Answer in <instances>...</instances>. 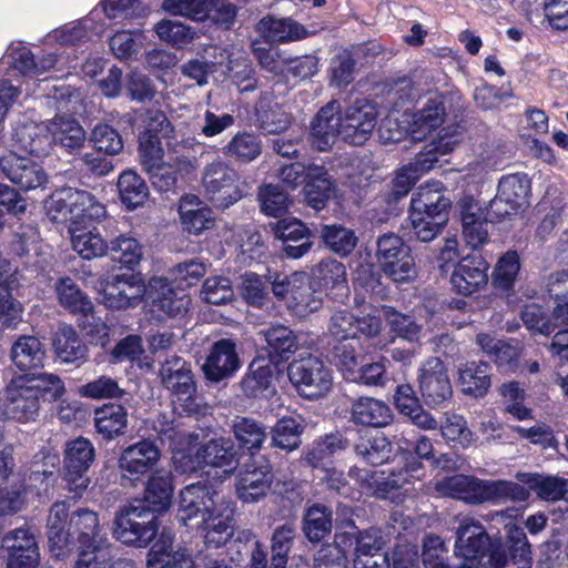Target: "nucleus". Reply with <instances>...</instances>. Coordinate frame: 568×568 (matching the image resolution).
<instances>
[{"instance_id": "nucleus-40", "label": "nucleus", "mask_w": 568, "mask_h": 568, "mask_svg": "<svg viewBox=\"0 0 568 568\" xmlns=\"http://www.w3.org/2000/svg\"><path fill=\"white\" fill-rule=\"evenodd\" d=\"M71 235L73 250L83 258L92 260L108 253L106 243L95 229L90 230L87 225L68 226Z\"/></svg>"}, {"instance_id": "nucleus-64", "label": "nucleus", "mask_w": 568, "mask_h": 568, "mask_svg": "<svg viewBox=\"0 0 568 568\" xmlns=\"http://www.w3.org/2000/svg\"><path fill=\"white\" fill-rule=\"evenodd\" d=\"M355 60L348 50H338L329 62V84L345 88L354 80Z\"/></svg>"}, {"instance_id": "nucleus-6", "label": "nucleus", "mask_w": 568, "mask_h": 568, "mask_svg": "<svg viewBox=\"0 0 568 568\" xmlns=\"http://www.w3.org/2000/svg\"><path fill=\"white\" fill-rule=\"evenodd\" d=\"M348 476L359 484V487L367 494L385 498L389 491L403 488L412 479H420L424 476V468L416 457L409 455L405 458L403 468L390 470L387 475L384 470L352 467Z\"/></svg>"}, {"instance_id": "nucleus-59", "label": "nucleus", "mask_w": 568, "mask_h": 568, "mask_svg": "<svg viewBox=\"0 0 568 568\" xmlns=\"http://www.w3.org/2000/svg\"><path fill=\"white\" fill-rule=\"evenodd\" d=\"M71 194H73L74 199L75 224L85 225L89 222L99 221L105 216V206L89 191L73 189Z\"/></svg>"}, {"instance_id": "nucleus-36", "label": "nucleus", "mask_w": 568, "mask_h": 568, "mask_svg": "<svg viewBox=\"0 0 568 568\" xmlns=\"http://www.w3.org/2000/svg\"><path fill=\"white\" fill-rule=\"evenodd\" d=\"M303 191L305 201L311 207L316 211L324 209L335 191L328 171L322 165L310 164L308 179Z\"/></svg>"}, {"instance_id": "nucleus-4", "label": "nucleus", "mask_w": 568, "mask_h": 568, "mask_svg": "<svg viewBox=\"0 0 568 568\" xmlns=\"http://www.w3.org/2000/svg\"><path fill=\"white\" fill-rule=\"evenodd\" d=\"M159 530L158 516L144 503L122 506L115 514L113 536L124 545L146 547Z\"/></svg>"}, {"instance_id": "nucleus-22", "label": "nucleus", "mask_w": 568, "mask_h": 568, "mask_svg": "<svg viewBox=\"0 0 568 568\" xmlns=\"http://www.w3.org/2000/svg\"><path fill=\"white\" fill-rule=\"evenodd\" d=\"M343 116L341 104L333 100L322 106L311 122L310 135L314 148L327 151L341 135Z\"/></svg>"}, {"instance_id": "nucleus-57", "label": "nucleus", "mask_w": 568, "mask_h": 568, "mask_svg": "<svg viewBox=\"0 0 568 568\" xmlns=\"http://www.w3.org/2000/svg\"><path fill=\"white\" fill-rule=\"evenodd\" d=\"M547 288L550 297L556 302L552 312L554 320L557 324L568 326V271L551 273Z\"/></svg>"}, {"instance_id": "nucleus-5", "label": "nucleus", "mask_w": 568, "mask_h": 568, "mask_svg": "<svg viewBox=\"0 0 568 568\" xmlns=\"http://www.w3.org/2000/svg\"><path fill=\"white\" fill-rule=\"evenodd\" d=\"M201 183L205 197L217 210H226L244 196L240 174L221 158L203 168Z\"/></svg>"}, {"instance_id": "nucleus-28", "label": "nucleus", "mask_w": 568, "mask_h": 568, "mask_svg": "<svg viewBox=\"0 0 568 568\" xmlns=\"http://www.w3.org/2000/svg\"><path fill=\"white\" fill-rule=\"evenodd\" d=\"M458 206L466 243L473 248L481 246L488 240L487 226L490 221L486 220L483 207L477 204L473 196H463L458 201Z\"/></svg>"}, {"instance_id": "nucleus-43", "label": "nucleus", "mask_w": 568, "mask_h": 568, "mask_svg": "<svg viewBox=\"0 0 568 568\" xmlns=\"http://www.w3.org/2000/svg\"><path fill=\"white\" fill-rule=\"evenodd\" d=\"M232 428L239 446L250 453V458L257 457L267 437L266 427L253 418L237 417Z\"/></svg>"}, {"instance_id": "nucleus-41", "label": "nucleus", "mask_w": 568, "mask_h": 568, "mask_svg": "<svg viewBox=\"0 0 568 568\" xmlns=\"http://www.w3.org/2000/svg\"><path fill=\"white\" fill-rule=\"evenodd\" d=\"M97 432L106 440L122 435L128 426V412L122 405L109 404L95 409Z\"/></svg>"}, {"instance_id": "nucleus-49", "label": "nucleus", "mask_w": 568, "mask_h": 568, "mask_svg": "<svg viewBox=\"0 0 568 568\" xmlns=\"http://www.w3.org/2000/svg\"><path fill=\"white\" fill-rule=\"evenodd\" d=\"M346 448L342 435L329 434L315 440L306 454V462L313 468L326 469L333 457Z\"/></svg>"}, {"instance_id": "nucleus-25", "label": "nucleus", "mask_w": 568, "mask_h": 568, "mask_svg": "<svg viewBox=\"0 0 568 568\" xmlns=\"http://www.w3.org/2000/svg\"><path fill=\"white\" fill-rule=\"evenodd\" d=\"M488 267L489 264L480 254L467 255L454 268L450 276L453 287L460 295H471L487 284Z\"/></svg>"}, {"instance_id": "nucleus-48", "label": "nucleus", "mask_w": 568, "mask_h": 568, "mask_svg": "<svg viewBox=\"0 0 568 568\" xmlns=\"http://www.w3.org/2000/svg\"><path fill=\"white\" fill-rule=\"evenodd\" d=\"M118 191L122 204L130 211L144 204L149 196V187L144 180L134 171L128 170L118 179Z\"/></svg>"}, {"instance_id": "nucleus-52", "label": "nucleus", "mask_w": 568, "mask_h": 568, "mask_svg": "<svg viewBox=\"0 0 568 568\" xmlns=\"http://www.w3.org/2000/svg\"><path fill=\"white\" fill-rule=\"evenodd\" d=\"M314 282L325 290L347 288L346 267L333 258L322 260L312 268Z\"/></svg>"}, {"instance_id": "nucleus-39", "label": "nucleus", "mask_w": 568, "mask_h": 568, "mask_svg": "<svg viewBox=\"0 0 568 568\" xmlns=\"http://www.w3.org/2000/svg\"><path fill=\"white\" fill-rule=\"evenodd\" d=\"M462 392L471 397H483L490 387L488 365L484 361L468 362L458 368Z\"/></svg>"}, {"instance_id": "nucleus-38", "label": "nucleus", "mask_w": 568, "mask_h": 568, "mask_svg": "<svg viewBox=\"0 0 568 568\" xmlns=\"http://www.w3.org/2000/svg\"><path fill=\"white\" fill-rule=\"evenodd\" d=\"M333 511L329 507L314 503L305 508L302 530L311 542H320L332 531Z\"/></svg>"}, {"instance_id": "nucleus-37", "label": "nucleus", "mask_w": 568, "mask_h": 568, "mask_svg": "<svg viewBox=\"0 0 568 568\" xmlns=\"http://www.w3.org/2000/svg\"><path fill=\"white\" fill-rule=\"evenodd\" d=\"M392 418V410L383 400L359 397L352 405V419L355 424L381 428L387 426Z\"/></svg>"}, {"instance_id": "nucleus-63", "label": "nucleus", "mask_w": 568, "mask_h": 568, "mask_svg": "<svg viewBox=\"0 0 568 568\" xmlns=\"http://www.w3.org/2000/svg\"><path fill=\"white\" fill-rule=\"evenodd\" d=\"M302 432L303 427L296 419L282 418L272 428V446L288 452L294 450L301 445Z\"/></svg>"}, {"instance_id": "nucleus-1", "label": "nucleus", "mask_w": 568, "mask_h": 568, "mask_svg": "<svg viewBox=\"0 0 568 568\" xmlns=\"http://www.w3.org/2000/svg\"><path fill=\"white\" fill-rule=\"evenodd\" d=\"M233 514L234 504L211 485L197 481L180 491L178 520L190 529L204 531L207 547L219 548L231 539Z\"/></svg>"}, {"instance_id": "nucleus-2", "label": "nucleus", "mask_w": 568, "mask_h": 568, "mask_svg": "<svg viewBox=\"0 0 568 568\" xmlns=\"http://www.w3.org/2000/svg\"><path fill=\"white\" fill-rule=\"evenodd\" d=\"M47 529L50 551L57 558L64 557L73 549L83 552L110 548L98 514L81 508L69 516V507L64 501L51 506Z\"/></svg>"}, {"instance_id": "nucleus-20", "label": "nucleus", "mask_w": 568, "mask_h": 568, "mask_svg": "<svg viewBox=\"0 0 568 568\" xmlns=\"http://www.w3.org/2000/svg\"><path fill=\"white\" fill-rule=\"evenodd\" d=\"M2 547L9 552L7 568H36L39 546L31 527H20L8 532L2 539Z\"/></svg>"}, {"instance_id": "nucleus-33", "label": "nucleus", "mask_w": 568, "mask_h": 568, "mask_svg": "<svg viewBox=\"0 0 568 568\" xmlns=\"http://www.w3.org/2000/svg\"><path fill=\"white\" fill-rule=\"evenodd\" d=\"M173 496V477L169 471L156 470L148 479L143 499L134 503H144L154 511V515L169 509Z\"/></svg>"}, {"instance_id": "nucleus-17", "label": "nucleus", "mask_w": 568, "mask_h": 568, "mask_svg": "<svg viewBox=\"0 0 568 568\" xmlns=\"http://www.w3.org/2000/svg\"><path fill=\"white\" fill-rule=\"evenodd\" d=\"M377 111L366 99L356 100L345 112L341 136L353 145L364 144L376 125Z\"/></svg>"}, {"instance_id": "nucleus-7", "label": "nucleus", "mask_w": 568, "mask_h": 568, "mask_svg": "<svg viewBox=\"0 0 568 568\" xmlns=\"http://www.w3.org/2000/svg\"><path fill=\"white\" fill-rule=\"evenodd\" d=\"M95 459V448L90 439L82 436L67 442L63 454V483L70 497L80 498L91 480L88 475Z\"/></svg>"}, {"instance_id": "nucleus-16", "label": "nucleus", "mask_w": 568, "mask_h": 568, "mask_svg": "<svg viewBox=\"0 0 568 568\" xmlns=\"http://www.w3.org/2000/svg\"><path fill=\"white\" fill-rule=\"evenodd\" d=\"M419 389L428 406H440L450 400L453 389L440 357H429L420 367Z\"/></svg>"}, {"instance_id": "nucleus-9", "label": "nucleus", "mask_w": 568, "mask_h": 568, "mask_svg": "<svg viewBox=\"0 0 568 568\" xmlns=\"http://www.w3.org/2000/svg\"><path fill=\"white\" fill-rule=\"evenodd\" d=\"M507 540L491 539L480 562L488 568H505L511 560L518 568H530L531 546L523 528L506 525Z\"/></svg>"}, {"instance_id": "nucleus-23", "label": "nucleus", "mask_w": 568, "mask_h": 568, "mask_svg": "<svg viewBox=\"0 0 568 568\" xmlns=\"http://www.w3.org/2000/svg\"><path fill=\"white\" fill-rule=\"evenodd\" d=\"M3 174L21 190L29 191L44 186L48 175L44 170L28 158L9 152L0 159Z\"/></svg>"}, {"instance_id": "nucleus-27", "label": "nucleus", "mask_w": 568, "mask_h": 568, "mask_svg": "<svg viewBox=\"0 0 568 568\" xmlns=\"http://www.w3.org/2000/svg\"><path fill=\"white\" fill-rule=\"evenodd\" d=\"M13 148L33 156H47L51 151L48 122H18L12 133Z\"/></svg>"}, {"instance_id": "nucleus-18", "label": "nucleus", "mask_w": 568, "mask_h": 568, "mask_svg": "<svg viewBox=\"0 0 568 568\" xmlns=\"http://www.w3.org/2000/svg\"><path fill=\"white\" fill-rule=\"evenodd\" d=\"M288 357H255L250 364V374L242 381L247 397H268L275 393L273 382Z\"/></svg>"}, {"instance_id": "nucleus-30", "label": "nucleus", "mask_w": 568, "mask_h": 568, "mask_svg": "<svg viewBox=\"0 0 568 568\" xmlns=\"http://www.w3.org/2000/svg\"><path fill=\"white\" fill-rule=\"evenodd\" d=\"M48 129L51 146L59 145L70 154L81 150L87 141L84 129L71 115L57 114L48 121Z\"/></svg>"}, {"instance_id": "nucleus-15", "label": "nucleus", "mask_w": 568, "mask_h": 568, "mask_svg": "<svg viewBox=\"0 0 568 568\" xmlns=\"http://www.w3.org/2000/svg\"><path fill=\"white\" fill-rule=\"evenodd\" d=\"M236 450L231 439L215 438L201 445L194 456L189 457L183 471H194L200 467L210 466L223 469L226 475L237 467Z\"/></svg>"}, {"instance_id": "nucleus-35", "label": "nucleus", "mask_w": 568, "mask_h": 568, "mask_svg": "<svg viewBox=\"0 0 568 568\" xmlns=\"http://www.w3.org/2000/svg\"><path fill=\"white\" fill-rule=\"evenodd\" d=\"M516 479L532 490L538 498L547 501H557L565 498L568 493V479L559 476L541 475L537 473H517Z\"/></svg>"}, {"instance_id": "nucleus-31", "label": "nucleus", "mask_w": 568, "mask_h": 568, "mask_svg": "<svg viewBox=\"0 0 568 568\" xmlns=\"http://www.w3.org/2000/svg\"><path fill=\"white\" fill-rule=\"evenodd\" d=\"M160 376L163 385L170 389L179 400H189L196 392L192 371L181 357H171L162 364Z\"/></svg>"}, {"instance_id": "nucleus-55", "label": "nucleus", "mask_w": 568, "mask_h": 568, "mask_svg": "<svg viewBox=\"0 0 568 568\" xmlns=\"http://www.w3.org/2000/svg\"><path fill=\"white\" fill-rule=\"evenodd\" d=\"M197 201L196 196H186L180 205V217L183 227L195 235L201 234L203 231L213 227L214 217L212 211L206 206L196 209H187L189 204Z\"/></svg>"}, {"instance_id": "nucleus-3", "label": "nucleus", "mask_w": 568, "mask_h": 568, "mask_svg": "<svg viewBox=\"0 0 568 568\" xmlns=\"http://www.w3.org/2000/svg\"><path fill=\"white\" fill-rule=\"evenodd\" d=\"M450 200L445 196L439 183L418 187L410 200L409 220L412 236L420 242H430L448 222Z\"/></svg>"}, {"instance_id": "nucleus-19", "label": "nucleus", "mask_w": 568, "mask_h": 568, "mask_svg": "<svg viewBox=\"0 0 568 568\" xmlns=\"http://www.w3.org/2000/svg\"><path fill=\"white\" fill-rule=\"evenodd\" d=\"M13 364L26 376L29 385L37 390V398L43 402H60L65 394L63 381L55 374L38 372L40 357H11Z\"/></svg>"}, {"instance_id": "nucleus-50", "label": "nucleus", "mask_w": 568, "mask_h": 568, "mask_svg": "<svg viewBox=\"0 0 568 568\" xmlns=\"http://www.w3.org/2000/svg\"><path fill=\"white\" fill-rule=\"evenodd\" d=\"M27 504V489L21 476L0 483V517L21 511Z\"/></svg>"}, {"instance_id": "nucleus-45", "label": "nucleus", "mask_w": 568, "mask_h": 568, "mask_svg": "<svg viewBox=\"0 0 568 568\" xmlns=\"http://www.w3.org/2000/svg\"><path fill=\"white\" fill-rule=\"evenodd\" d=\"M258 125L268 134H280L291 124V115L268 97H261L255 106Z\"/></svg>"}, {"instance_id": "nucleus-24", "label": "nucleus", "mask_w": 568, "mask_h": 568, "mask_svg": "<svg viewBox=\"0 0 568 568\" xmlns=\"http://www.w3.org/2000/svg\"><path fill=\"white\" fill-rule=\"evenodd\" d=\"M150 298L152 313L172 318L185 316L191 304L190 295L174 291L163 277L150 281Z\"/></svg>"}, {"instance_id": "nucleus-44", "label": "nucleus", "mask_w": 568, "mask_h": 568, "mask_svg": "<svg viewBox=\"0 0 568 568\" xmlns=\"http://www.w3.org/2000/svg\"><path fill=\"white\" fill-rule=\"evenodd\" d=\"M354 449L356 455L365 463L378 466L389 459L392 444L383 434L365 433L359 436Z\"/></svg>"}, {"instance_id": "nucleus-62", "label": "nucleus", "mask_w": 568, "mask_h": 568, "mask_svg": "<svg viewBox=\"0 0 568 568\" xmlns=\"http://www.w3.org/2000/svg\"><path fill=\"white\" fill-rule=\"evenodd\" d=\"M148 568H194V562L184 549L172 551L155 544L148 554Z\"/></svg>"}, {"instance_id": "nucleus-56", "label": "nucleus", "mask_w": 568, "mask_h": 568, "mask_svg": "<svg viewBox=\"0 0 568 568\" xmlns=\"http://www.w3.org/2000/svg\"><path fill=\"white\" fill-rule=\"evenodd\" d=\"M306 280V275L303 273H294L290 277L285 276L282 281H275L273 283L272 290L274 295L277 297H284L287 294H291L292 297L300 304L304 306L310 312H314L320 308L322 305V301L318 297L313 296L310 293V287H306V293H302L298 290H295L296 282H304Z\"/></svg>"}, {"instance_id": "nucleus-21", "label": "nucleus", "mask_w": 568, "mask_h": 568, "mask_svg": "<svg viewBox=\"0 0 568 568\" xmlns=\"http://www.w3.org/2000/svg\"><path fill=\"white\" fill-rule=\"evenodd\" d=\"M491 538L481 524L473 517H464L456 531L455 551L473 566L474 560L480 564Z\"/></svg>"}, {"instance_id": "nucleus-26", "label": "nucleus", "mask_w": 568, "mask_h": 568, "mask_svg": "<svg viewBox=\"0 0 568 568\" xmlns=\"http://www.w3.org/2000/svg\"><path fill=\"white\" fill-rule=\"evenodd\" d=\"M435 489L443 496L468 505H480L485 503L486 479L457 474L438 479Z\"/></svg>"}, {"instance_id": "nucleus-58", "label": "nucleus", "mask_w": 568, "mask_h": 568, "mask_svg": "<svg viewBox=\"0 0 568 568\" xmlns=\"http://www.w3.org/2000/svg\"><path fill=\"white\" fill-rule=\"evenodd\" d=\"M108 253H110L113 261L132 268L142 260L143 247L136 239L120 234L110 241Z\"/></svg>"}, {"instance_id": "nucleus-42", "label": "nucleus", "mask_w": 568, "mask_h": 568, "mask_svg": "<svg viewBox=\"0 0 568 568\" xmlns=\"http://www.w3.org/2000/svg\"><path fill=\"white\" fill-rule=\"evenodd\" d=\"M60 304L75 315L94 320L93 304L71 278H61L55 285Z\"/></svg>"}, {"instance_id": "nucleus-13", "label": "nucleus", "mask_w": 568, "mask_h": 568, "mask_svg": "<svg viewBox=\"0 0 568 568\" xmlns=\"http://www.w3.org/2000/svg\"><path fill=\"white\" fill-rule=\"evenodd\" d=\"M40 402L21 371L14 372L6 387L4 414L8 418L26 424L34 422L39 416Z\"/></svg>"}, {"instance_id": "nucleus-60", "label": "nucleus", "mask_w": 568, "mask_h": 568, "mask_svg": "<svg viewBox=\"0 0 568 568\" xmlns=\"http://www.w3.org/2000/svg\"><path fill=\"white\" fill-rule=\"evenodd\" d=\"M261 140L251 133L235 134L223 148V153L239 162H252L261 154Z\"/></svg>"}, {"instance_id": "nucleus-8", "label": "nucleus", "mask_w": 568, "mask_h": 568, "mask_svg": "<svg viewBox=\"0 0 568 568\" xmlns=\"http://www.w3.org/2000/svg\"><path fill=\"white\" fill-rule=\"evenodd\" d=\"M375 257L384 274L394 282H408L416 276L409 247L394 233H385L377 239Z\"/></svg>"}, {"instance_id": "nucleus-10", "label": "nucleus", "mask_w": 568, "mask_h": 568, "mask_svg": "<svg viewBox=\"0 0 568 568\" xmlns=\"http://www.w3.org/2000/svg\"><path fill=\"white\" fill-rule=\"evenodd\" d=\"M287 375L297 392L316 399L327 394L332 387V369L321 357H300L287 366Z\"/></svg>"}, {"instance_id": "nucleus-61", "label": "nucleus", "mask_w": 568, "mask_h": 568, "mask_svg": "<svg viewBox=\"0 0 568 568\" xmlns=\"http://www.w3.org/2000/svg\"><path fill=\"white\" fill-rule=\"evenodd\" d=\"M321 235L326 246L342 257L349 255L357 245L354 231L342 225H325Z\"/></svg>"}, {"instance_id": "nucleus-32", "label": "nucleus", "mask_w": 568, "mask_h": 568, "mask_svg": "<svg viewBox=\"0 0 568 568\" xmlns=\"http://www.w3.org/2000/svg\"><path fill=\"white\" fill-rule=\"evenodd\" d=\"M257 336L266 343L268 355L295 354L303 349L307 341L305 334L295 333L283 324L271 325L260 331Z\"/></svg>"}, {"instance_id": "nucleus-53", "label": "nucleus", "mask_w": 568, "mask_h": 568, "mask_svg": "<svg viewBox=\"0 0 568 568\" xmlns=\"http://www.w3.org/2000/svg\"><path fill=\"white\" fill-rule=\"evenodd\" d=\"M72 187L55 191L45 203L48 217L55 223L75 226Z\"/></svg>"}, {"instance_id": "nucleus-51", "label": "nucleus", "mask_w": 568, "mask_h": 568, "mask_svg": "<svg viewBox=\"0 0 568 568\" xmlns=\"http://www.w3.org/2000/svg\"><path fill=\"white\" fill-rule=\"evenodd\" d=\"M529 192L530 180L525 173L504 175L498 182L497 193L500 194L504 201L518 209L527 205Z\"/></svg>"}, {"instance_id": "nucleus-29", "label": "nucleus", "mask_w": 568, "mask_h": 568, "mask_svg": "<svg viewBox=\"0 0 568 568\" xmlns=\"http://www.w3.org/2000/svg\"><path fill=\"white\" fill-rule=\"evenodd\" d=\"M336 364L346 381L367 386H383L388 379L384 359L374 363L358 362V357H338Z\"/></svg>"}, {"instance_id": "nucleus-54", "label": "nucleus", "mask_w": 568, "mask_h": 568, "mask_svg": "<svg viewBox=\"0 0 568 568\" xmlns=\"http://www.w3.org/2000/svg\"><path fill=\"white\" fill-rule=\"evenodd\" d=\"M296 537V528L286 523L276 527L271 538V568H286L288 554Z\"/></svg>"}, {"instance_id": "nucleus-14", "label": "nucleus", "mask_w": 568, "mask_h": 568, "mask_svg": "<svg viewBox=\"0 0 568 568\" xmlns=\"http://www.w3.org/2000/svg\"><path fill=\"white\" fill-rule=\"evenodd\" d=\"M160 456V449L153 439H141L129 445L118 459L121 479L135 485L154 468Z\"/></svg>"}, {"instance_id": "nucleus-11", "label": "nucleus", "mask_w": 568, "mask_h": 568, "mask_svg": "<svg viewBox=\"0 0 568 568\" xmlns=\"http://www.w3.org/2000/svg\"><path fill=\"white\" fill-rule=\"evenodd\" d=\"M146 293L141 274L121 273L109 275L101 282V301L110 310L138 307Z\"/></svg>"}, {"instance_id": "nucleus-46", "label": "nucleus", "mask_w": 568, "mask_h": 568, "mask_svg": "<svg viewBox=\"0 0 568 568\" xmlns=\"http://www.w3.org/2000/svg\"><path fill=\"white\" fill-rule=\"evenodd\" d=\"M258 31L271 42L295 41L305 38V28L291 19L263 18Z\"/></svg>"}, {"instance_id": "nucleus-34", "label": "nucleus", "mask_w": 568, "mask_h": 568, "mask_svg": "<svg viewBox=\"0 0 568 568\" xmlns=\"http://www.w3.org/2000/svg\"><path fill=\"white\" fill-rule=\"evenodd\" d=\"M446 99L447 97L438 94L430 97L423 108L413 114L410 129L414 139H425L443 124L446 115Z\"/></svg>"}, {"instance_id": "nucleus-47", "label": "nucleus", "mask_w": 568, "mask_h": 568, "mask_svg": "<svg viewBox=\"0 0 568 568\" xmlns=\"http://www.w3.org/2000/svg\"><path fill=\"white\" fill-rule=\"evenodd\" d=\"M526 485L520 481L511 480H487L486 479V491L485 503L493 505H503L506 503H524L530 497L529 489Z\"/></svg>"}, {"instance_id": "nucleus-12", "label": "nucleus", "mask_w": 568, "mask_h": 568, "mask_svg": "<svg viewBox=\"0 0 568 568\" xmlns=\"http://www.w3.org/2000/svg\"><path fill=\"white\" fill-rule=\"evenodd\" d=\"M272 483V466L265 456L258 455L241 466L236 476L235 491L243 503H257L266 496Z\"/></svg>"}]
</instances>
